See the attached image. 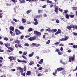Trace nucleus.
Here are the masks:
<instances>
[{"label": "nucleus", "instance_id": "nucleus-35", "mask_svg": "<svg viewBox=\"0 0 77 77\" xmlns=\"http://www.w3.org/2000/svg\"><path fill=\"white\" fill-rule=\"evenodd\" d=\"M64 12L63 13V14H65L68 12V10H64Z\"/></svg>", "mask_w": 77, "mask_h": 77}, {"label": "nucleus", "instance_id": "nucleus-54", "mask_svg": "<svg viewBox=\"0 0 77 77\" xmlns=\"http://www.w3.org/2000/svg\"><path fill=\"white\" fill-rule=\"evenodd\" d=\"M77 66H76L75 69L73 70V71L74 72V71H77Z\"/></svg>", "mask_w": 77, "mask_h": 77}, {"label": "nucleus", "instance_id": "nucleus-41", "mask_svg": "<svg viewBox=\"0 0 77 77\" xmlns=\"http://www.w3.org/2000/svg\"><path fill=\"white\" fill-rule=\"evenodd\" d=\"M12 2H13L14 3H17V0H11Z\"/></svg>", "mask_w": 77, "mask_h": 77}, {"label": "nucleus", "instance_id": "nucleus-44", "mask_svg": "<svg viewBox=\"0 0 77 77\" xmlns=\"http://www.w3.org/2000/svg\"><path fill=\"white\" fill-rule=\"evenodd\" d=\"M20 70V72L21 73H23V72H24V70L22 68Z\"/></svg>", "mask_w": 77, "mask_h": 77}, {"label": "nucleus", "instance_id": "nucleus-51", "mask_svg": "<svg viewBox=\"0 0 77 77\" xmlns=\"http://www.w3.org/2000/svg\"><path fill=\"white\" fill-rule=\"evenodd\" d=\"M42 7L43 8H45L47 7V5H45L44 6H42Z\"/></svg>", "mask_w": 77, "mask_h": 77}, {"label": "nucleus", "instance_id": "nucleus-48", "mask_svg": "<svg viewBox=\"0 0 77 77\" xmlns=\"http://www.w3.org/2000/svg\"><path fill=\"white\" fill-rule=\"evenodd\" d=\"M59 45L60 47H63L64 45V44H63L62 43H61V44H60Z\"/></svg>", "mask_w": 77, "mask_h": 77}, {"label": "nucleus", "instance_id": "nucleus-47", "mask_svg": "<svg viewBox=\"0 0 77 77\" xmlns=\"http://www.w3.org/2000/svg\"><path fill=\"white\" fill-rule=\"evenodd\" d=\"M24 45L25 46H26V47H29V45L28 43H25L24 44Z\"/></svg>", "mask_w": 77, "mask_h": 77}, {"label": "nucleus", "instance_id": "nucleus-42", "mask_svg": "<svg viewBox=\"0 0 77 77\" xmlns=\"http://www.w3.org/2000/svg\"><path fill=\"white\" fill-rule=\"evenodd\" d=\"M55 52H59V51H60V50H59V49H57L55 50Z\"/></svg>", "mask_w": 77, "mask_h": 77}, {"label": "nucleus", "instance_id": "nucleus-6", "mask_svg": "<svg viewBox=\"0 0 77 77\" xmlns=\"http://www.w3.org/2000/svg\"><path fill=\"white\" fill-rule=\"evenodd\" d=\"M64 38H62L60 40V41H67V40H68V39L69 38V37L66 36H65Z\"/></svg>", "mask_w": 77, "mask_h": 77}, {"label": "nucleus", "instance_id": "nucleus-58", "mask_svg": "<svg viewBox=\"0 0 77 77\" xmlns=\"http://www.w3.org/2000/svg\"><path fill=\"white\" fill-rule=\"evenodd\" d=\"M7 51V52H9V53H12V51H11L10 50H9V49Z\"/></svg>", "mask_w": 77, "mask_h": 77}, {"label": "nucleus", "instance_id": "nucleus-23", "mask_svg": "<svg viewBox=\"0 0 77 77\" xmlns=\"http://www.w3.org/2000/svg\"><path fill=\"white\" fill-rule=\"evenodd\" d=\"M33 54H34V52H32V54H30L29 55V57H32V56H33Z\"/></svg>", "mask_w": 77, "mask_h": 77}, {"label": "nucleus", "instance_id": "nucleus-45", "mask_svg": "<svg viewBox=\"0 0 77 77\" xmlns=\"http://www.w3.org/2000/svg\"><path fill=\"white\" fill-rule=\"evenodd\" d=\"M73 48H77V45H73Z\"/></svg>", "mask_w": 77, "mask_h": 77}, {"label": "nucleus", "instance_id": "nucleus-7", "mask_svg": "<svg viewBox=\"0 0 77 77\" xmlns=\"http://www.w3.org/2000/svg\"><path fill=\"white\" fill-rule=\"evenodd\" d=\"M35 39H36V37L35 36L31 37L28 38V40L31 41H33Z\"/></svg>", "mask_w": 77, "mask_h": 77}, {"label": "nucleus", "instance_id": "nucleus-30", "mask_svg": "<svg viewBox=\"0 0 77 77\" xmlns=\"http://www.w3.org/2000/svg\"><path fill=\"white\" fill-rule=\"evenodd\" d=\"M56 74H57V70H55V72H53V75H54V76H56Z\"/></svg>", "mask_w": 77, "mask_h": 77}, {"label": "nucleus", "instance_id": "nucleus-26", "mask_svg": "<svg viewBox=\"0 0 77 77\" xmlns=\"http://www.w3.org/2000/svg\"><path fill=\"white\" fill-rule=\"evenodd\" d=\"M19 29L20 30H24V27L23 26H19Z\"/></svg>", "mask_w": 77, "mask_h": 77}, {"label": "nucleus", "instance_id": "nucleus-43", "mask_svg": "<svg viewBox=\"0 0 77 77\" xmlns=\"http://www.w3.org/2000/svg\"><path fill=\"white\" fill-rule=\"evenodd\" d=\"M22 69V68H21V67H17V70H20Z\"/></svg>", "mask_w": 77, "mask_h": 77}, {"label": "nucleus", "instance_id": "nucleus-62", "mask_svg": "<svg viewBox=\"0 0 77 77\" xmlns=\"http://www.w3.org/2000/svg\"><path fill=\"white\" fill-rule=\"evenodd\" d=\"M44 30V29H41V30H40V32H43Z\"/></svg>", "mask_w": 77, "mask_h": 77}, {"label": "nucleus", "instance_id": "nucleus-36", "mask_svg": "<svg viewBox=\"0 0 77 77\" xmlns=\"http://www.w3.org/2000/svg\"><path fill=\"white\" fill-rule=\"evenodd\" d=\"M62 54H63V52H58V54L59 55H62Z\"/></svg>", "mask_w": 77, "mask_h": 77}, {"label": "nucleus", "instance_id": "nucleus-39", "mask_svg": "<svg viewBox=\"0 0 77 77\" xmlns=\"http://www.w3.org/2000/svg\"><path fill=\"white\" fill-rule=\"evenodd\" d=\"M60 44V42H57L55 43L54 44L55 45H59Z\"/></svg>", "mask_w": 77, "mask_h": 77}, {"label": "nucleus", "instance_id": "nucleus-38", "mask_svg": "<svg viewBox=\"0 0 77 77\" xmlns=\"http://www.w3.org/2000/svg\"><path fill=\"white\" fill-rule=\"evenodd\" d=\"M72 8L73 9V10H74V11H76L77 9V7H72Z\"/></svg>", "mask_w": 77, "mask_h": 77}, {"label": "nucleus", "instance_id": "nucleus-12", "mask_svg": "<svg viewBox=\"0 0 77 77\" xmlns=\"http://www.w3.org/2000/svg\"><path fill=\"white\" fill-rule=\"evenodd\" d=\"M42 17V15L39 14V15H37L36 16V18H41Z\"/></svg>", "mask_w": 77, "mask_h": 77}, {"label": "nucleus", "instance_id": "nucleus-52", "mask_svg": "<svg viewBox=\"0 0 77 77\" xmlns=\"http://www.w3.org/2000/svg\"><path fill=\"white\" fill-rule=\"evenodd\" d=\"M24 35H22L20 37V39H23V38H24Z\"/></svg>", "mask_w": 77, "mask_h": 77}, {"label": "nucleus", "instance_id": "nucleus-27", "mask_svg": "<svg viewBox=\"0 0 77 77\" xmlns=\"http://www.w3.org/2000/svg\"><path fill=\"white\" fill-rule=\"evenodd\" d=\"M46 31H48L49 32H51V29H50V28H48V29H46Z\"/></svg>", "mask_w": 77, "mask_h": 77}, {"label": "nucleus", "instance_id": "nucleus-19", "mask_svg": "<svg viewBox=\"0 0 77 77\" xmlns=\"http://www.w3.org/2000/svg\"><path fill=\"white\" fill-rule=\"evenodd\" d=\"M8 49H9V50H10L11 51H13L14 50V48H12L11 47H9V48H8Z\"/></svg>", "mask_w": 77, "mask_h": 77}, {"label": "nucleus", "instance_id": "nucleus-25", "mask_svg": "<svg viewBox=\"0 0 77 77\" xmlns=\"http://www.w3.org/2000/svg\"><path fill=\"white\" fill-rule=\"evenodd\" d=\"M27 68V66H25L24 67H23V69L24 71H27V69H26Z\"/></svg>", "mask_w": 77, "mask_h": 77}, {"label": "nucleus", "instance_id": "nucleus-24", "mask_svg": "<svg viewBox=\"0 0 77 77\" xmlns=\"http://www.w3.org/2000/svg\"><path fill=\"white\" fill-rule=\"evenodd\" d=\"M20 3V4H21V3H25V0H23L21 1H20L19 2Z\"/></svg>", "mask_w": 77, "mask_h": 77}, {"label": "nucleus", "instance_id": "nucleus-50", "mask_svg": "<svg viewBox=\"0 0 77 77\" xmlns=\"http://www.w3.org/2000/svg\"><path fill=\"white\" fill-rule=\"evenodd\" d=\"M13 21H15L16 23H17V20L15 18L13 19Z\"/></svg>", "mask_w": 77, "mask_h": 77}, {"label": "nucleus", "instance_id": "nucleus-13", "mask_svg": "<svg viewBox=\"0 0 77 77\" xmlns=\"http://www.w3.org/2000/svg\"><path fill=\"white\" fill-rule=\"evenodd\" d=\"M51 32H52V33H54V32H57V29H52L51 30Z\"/></svg>", "mask_w": 77, "mask_h": 77}, {"label": "nucleus", "instance_id": "nucleus-46", "mask_svg": "<svg viewBox=\"0 0 77 77\" xmlns=\"http://www.w3.org/2000/svg\"><path fill=\"white\" fill-rule=\"evenodd\" d=\"M48 72V69H46L43 72H45H45Z\"/></svg>", "mask_w": 77, "mask_h": 77}, {"label": "nucleus", "instance_id": "nucleus-10", "mask_svg": "<svg viewBox=\"0 0 77 77\" xmlns=\"http://www.w3.org/2000/svg\"><path fill=\"white\" fill-rule=\"evenodd\" d=\"M34 21H35V22L34 23V25H37L38 24V22L37 21V19L36 18H34Z\"/></svg>", "mask_w": 77, "mask_h": 77}, {"label": "nucleus", "instance_id": "nucleus-37", "mask_svg": "<svg viewBox=\"0 0 77 77\" xmlns=\"http://www.w3.org/2000/svg\"><path fill=\"white\" fill-rule=\"evenodd\" d=\"M73 35H74V36H77V33L75 32H73Z\"/></svg>", "mask_w": 77, "mask_h": 77}, {"label": "nucleus", "instance_id": "nucleus-57", "mask_svg": "<svg viewBox=\"0 0 77 77\" xmlns=\"http://www.w3.org/2000/svg\"><path fill=\"white\" fill-rule=\"evenodd\" d=\"M36 44H35L34 43H33L32 44V45H33V46H34V47H35V46H36Z\"/></svg>", "mask_w": 77, "mask_h": 77}, {"label": "nucleus", "instance_id": "nucleus-11", "mask_svg": "<svg viewBox=\"0 0 77 77\" xmlns=\"http://www.w3.org/2000/svg\"><path fill=\"white\" fill-rule=\"evenodd\" d=\"M59 10V9L58 8H57V7H55V9L54 10V12L56 13V14H58L59 13V11H58V10Z\"/></svg>", "mask_w": 77, "mask_h": 77}, {"label": "nucleus", "instance_id": "nucleus-63", "mask_svg": "<svg viewBox=\"0 0 77 77\" xmlns=\"http://www.w3.org/2000/svg\"><path fill=\"white\" fill-rule=\"evenodd\" d=\"M21 75H23V76H25V75H26V73H21Z\"/></svg>", "mask_w": 77, "mask_h": 77}, {"label": "nucleus", "instance_id": "nucleus-40", "mask_svg": "<svg viewBox=\"0 0 77 77\" xmlns=\"http://www.w3.org/2000/svg\"><path fill=\"white\" fill-rule=\"evenodd\" d=\"M50 42V40H49L46 43V44H49Z\"/></svg>", "mask_w": 77, "mask_h": 77}, {"label": "nucleus", "instance_id": "nucleus-49", "mask_svg": "<svg viewBox=\"0 0 77 77\" xmlns=\"http://www.w3.org/2000/svg\"><path fill=\"white\" fill-rule=\"evenodd\" d=\"M4 40H5V41H8V38L7 37H5L4 38Z\"/></svg>", "mask_w": 77, "mask_h": 77}, {"label": "nucleus", "instance_id": "nucleus-16", "mask_svg": "<svg viewBox=\"0 0 77 77\" xmlns=\"http://www.w3.org/2000/svg\"><path fill=\"white\" fill-rule=\"evenodd\" d=\"M10 44L9 43H7L5 45V46L7 47V48H8H8H9V47H10Z\"/></svg>", "mask_w": 77, "mask_h": 77}, {"label": "nucleus", "instance_id": "nucleus-17", "mask_svg": "<svg viewBox=\"0 0 77 77\" xmlns=\"http://www.w3.org/2000/svg\"><path fill=\"white\" fill-rule=\"evenodd\" d=\"M35 63V62H34V61H32L30 63H29V65H33V64H34Z\"/></svg>", "mask_w": 77, "mask_h": 77}, {"label": "nucleus", "instance_id": "nucleus-9", "mask_svg": "<svg viewBox=\"0 0 77 77\" xmlns=\"http://www.w3.org/2000/svg\"><path fill=\"white\" fill-rule=\"evenodd\" d=\"M64 69L63 68L60 67V68H57V71H62Z\"/></svg>", "mask_w": 77, "mask_h": 77}, {"label": "nucleus", "instance_id": "nucleus-60", "mask_svg": "<svg viewBox=\"0 0 77 77\" xmlns=\"http://www.w3.org/2000/svg\"><path fill=\"white\" fill-rule=\"evenodd\" d=\"M56 22L57 23H59V20H58V19H57L56 20Z\"/></svg>", "mask_w": 77, "mask_h": 77}, {"label": "nucleus", "instance_id": "nucleus-53", "mask_svg": "<svg viewBox=\"0 0 77 77\" xmlns=\"http://www.w3.org/2000/svg\"><path fill=\"white\" fill-rule=\"evenodd\" d=\"M18 47H20V48H21V47H22V46H21V44L20 43H18Z\"/></svg>", "mask_w": 77, "mask_h": 77}, {"label": "nucleus", "instance_id": "nucleus-8", "mask_svg": "<svg viewBox=\"0 0 77 77\" xmlns=\"http://www.w3.org/2000/svg\"><path fill=\"white\" fill-rule=\"evenodd\" d=\"M59 33H62V31L60 30V29H58V31H57V32H56L55 33V35H57L59 34Z\"/></svg>", "mask_w": 77, "mask_h": 77}, {"label": "nucleus", "instance_id": "nucleus-20", "mask_svg": "<svg viewBox=\"0 0 77 77\" xmlns=\"http://www.w3.org/2000/svg\"><path fill=\"white\" fill-rule=\"evenodd\" d=\"M69 15L66 14V18L67 19H69Z\"/></svg>", "mask_w": 77, "mask_h": 77}, {"label": "nucleus", "instance_id": "nucleus-33", "mask_svg": "<svg viewBox=\"0 0 77 77\" xmlns=\"http://www.w3.org/2000/svg\"><path fill=\"white\" fill-rule=\"evenodd\" d=\"M46 2L47 3H51V2H52L49 1V0H47Z\"/></svg>", "mask_w": 77, "mask_h": 77}, {"label": "nucleus", "instance_id": "nucleus-22", "mask_svg": "<svg viewBox=\"0 0 77 77\" xmlns=\"http://www.w3.org/2000/svg\"><path fill=\"white\" fill-rule=\"evenodd\" d=\"M14 42L15 43H18V44H19V43L20 42V41L18 40H15L14 41Z\"/></svg>", "mask_w": 77, "mask_h": 77}, {"label": "nucleus", "instance_id": "nucleus-59", "mask_svg": "<svg viewBox=\"0 0 77 77\" xmlns=\"http://www.w3.org/2000/svg\"><path fill=\"white\" fill-rule=\"evenodd\" d=\"M21 62H22L23 63H27V61L25 60H23Z\"/></svg>", "mask_w": 77, "mask_h": 77}, {"label": "nucleus", "instance_id": "nucleus-5", "mask_svg": "<svg viewBox=\"0 0 77 77\" xmlns=\"http://www.w3.org/2000/svg\"><path fill=\"white\" fill-rule=\"evenodd\" d=\"M15 32H16V34L17 35H19V34H21V33H22L20 30L17 29H16L15 30Z\"/></svg>", "mask_w": 77, "mask_h": 77}, {"label": "nucleus", "instance_id": "nucleus-31", "mask_svg": "<svg viewBox=\"0 0 77 77\" xmlns=\"http://www.w3.org/2000/svg\"><path fill=\"white\" fill-rule=\"evenodd\" d=\"M22 21L23 23H25L26 22V20L24 19H22Z\"/></svg>", "mask_w": 77, "mask_h": 77}, {"label": "nucleus", "instance_id": "nucleus-4", "mask_svg": "<svg viewBox=\"0 0 77 77\" xmlns=\"http://www.w3.org/2000/svg\"><path fill=\"white\" fill-rule=\"evenodd\" d=\"M34 34L37 36H41V33L40 32H38L37 31H34Z\"/></svg>", "mask_w": 77, "mask_h": 77}, {"label": "nucleus", "instance_id": "nucleus-55", "mask_svg": "<svg viewBox=\"0 0 77 77\" xmlns=\"http://www.w3.org/2000/svg\"><path fill=\"white\" fill-rule=\"evenodd\" d=\"M42 69H43V68L42 67H39L38 68V70H42Z\"/></svg>", "mask_w": 77, "mask_h": 77}, {"label": "nucleus", "instance_id": "nucleus-14", "mask_svg": "<svg viewBox=\"0 0 77 77\" xmlns=\"http://www.w3.org/2000/svg\"><path fill=\"white\" fill-rule=\"evenodd\" d=\"M26 74V75H31L32 74V72L30 71H27Z\"/></svg>", "mask_w": 77, "mask_h": 77}, {"label": "nucleus", "instance_id": "nucleus-56", "mask_svg": "<svg viewBox=\"0 0 77 77\" xmlns=\"http://www.w3.org/2000/svg\"><path fill=\"white\" fill-rule=\"evenodd\" d=\"M27 54V53L26 52H24L23 53V55H26Z\"/></svg>", "mask_w": 77, "mask_h": 77}, {"label": "nucleus", "instance_id": "nucleus-21", "mask_svg": "<svg viewBox=\"0 0 77 77\" xmlns=\"http://www.w3.org/2000/svg\"><path fill=\"white\" fill-rule=\"evenodd\" d=\"M32 11V10H28L26 11V13L27 14H29L31 12V11Z\"/></svg>", "mask_w": 77, "mask_h": 77}, {"label": "nucleus", "instance_id": "nucleus-18", "mask_svg": "<svg viewBox=\"0 0 77 77\" xmlns=\"http://www.w3.org/2000/svg\"><path fill=\"white\" fill-rule=\"evenodd\" d=\"M38 14H40L41 13H42V10H38Z\"/></svg>", "mask_w": 77, "mask_h": 77}, {"label": "nucleus", "instance_id": "nucleus-29", "mask_svg": "<svg viewBox=\"0 0 77 77\" xmlns=\"http://www.w3.org/2000/svg\"><path fill=\"white\" fill-rule=\"evenodd\" d=\"M69 17H70V18H72L74 17V15L72 14H69Z\"/></svg>", "mask_w": 77, "mask_h": 77}, {"label": "nucleus", "instance_id": "nucleus-1", "mask_svg": "<svg viewBox=\"0 0 77 77\" xmlns=\"http://www.w3.org/2000/svg\"><path fill=\"white\" fill-rule=\"evenodd\" d=\"M67 29L68 30H71V29H75L77 30V26L74 25L73 24H71L70 26H69L66 27Z\"/></svg>", "mask_w": 77, "mask_h": 77}, {"label": "nucleus", "instance_id": "nucleus-64", "mask_svg": "<svg viewBox=\"0 0 77 77\" xmlns=\"http://www.w3.org/2000/svg\"><path fill=\"white\" fill-rule=\"evenodd\" d=\"M60 51H63V48L62 47H61L60 48Z\"/></svg>", "mask_w": 77, "mask_h": 77}, {"label": "nucleus", "instance_id": "nucleus-2", "mask_svg": "<svg viewBox=\"0 0 77 77\" xmlns=\"http://www.w3.org/2000/svg\"><path fill=\"white\" fill-rule=\"evenodd\" d=\"M75 59V55H73L72 57V56L69 57V62H71V61H74Z\"/></svg>", "mask_w": 77, "mask_h": 77}, {"label": "nucleus", "instance_id": "nucleus-15", "mask_svg": "<svg viewBox=\"0 0 77 77\" xmlns=\"http://www.w3.org/2000/svg\"><path fill=\"white\" fill-rule=\"evenodd\" d=\"M9 29L10 30H12V31H14V28L12 26H11L9 27Z\"/></svg>", "mask_w": 77, "mask_h": 77}, {"label": "nucleus", "instance_id": "nucleus-34", "mask_svg": "<svg viewBox=\"0 0 77 77\" xmlns=\"http://www.w3.org/2000/svg\"><path fill=\"white\" fill-rule=\"evenodd\" d=\"M3 15V13H0V18H2L3 17V16L2 15Z\"/></svg>", "mask_w": 77, "mask_h": 77}, {"label": "nucleus", "instance_id": "nucleus-3", "mask_svg": "<svg viewBox=\"0 0 77 77\" xmlns=\"http://www.w3.org/2000/svg\"><path fill=\"white\" fill-rule=\"evenodd\" d=\"M9 59H10V61H12V60H16V59L17 57H15L13 56H10L8 57Z\"/></svg>", "mask_w": 77, "mask_h": 77}, {"label": "nucleus", "instance_id": "nucleus-32", "mask_svg": "<svg viewBox=\"0 0 77 77\" xmlns=\"http://www.w3.org/2000/svg\"><path fill=\"white\" fill-rule=\"evenodd\" d=\"M42 75H44V74H42L41 73H39L38 74V77H41Z\"/></svg>", "mask_w": 77, "mask_h": 77}, {"label": "nucleus", "instance_id": "nucleus-61", "mask_svg": "<svg viewBox=\"0 0 77 77\" xmlns=\"http://www.w3.org/2000/svg\"><path fill=\"white\" fill-rule=\"evenodd\" d=\"M58 10H59V11H60V12H62V11H63L62 10L60 9V8H59Z\"/></svg>", "mask_w": 77, "mask_h": 77}, {"label": "nucleus", "instance_id": "nucleus-28", "mask_svg": "<svg viewBox=\"0 0 77 77\" xmlns=\"http://www.w3.org/2000/svg\"><path fill=\"white\" fill-rule=\"evenodd\" d=\"M32 31H33V29L32 28H30L28 29V32H32Z\"/></svg>", "mask_w": 77, "mask_h": 77}]
</instances>
